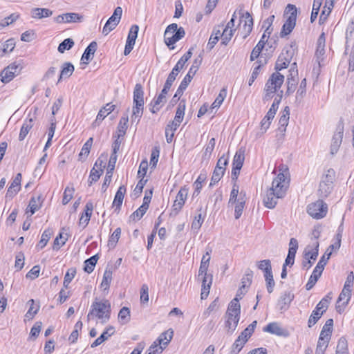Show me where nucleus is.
I'll list each match as a JSON object with an SVG mask.
<instances>
[{
  "instance_id": "nucleus-56",
  "label": "nucleus",
  "mask_w": 354,
  "mask_h": 354,
  "mask_svg": "<svg viewBox=\"0 0 354 354\" xmlns=\"http://www.w3.org/2000/svg\"><path fill=\"white\" fill-rule=\"evenodd\" d=\"M225 173L224 169H221L220 168H216L214 170L212 177L211 179V183L209 184L210 186H212L217 183L223 177V174Z\"/></svg>"
},
{
  "instance_id": "nucleus-15",
  "label": "nucleus",
  "mask_w": 354,
  "mask_h": 354,
  "mask_svg": "<svg viewBox=\"0 0 354 354\" xmlns=\"http://www.w3.org/2000/svg\"><path fill=\"white\" fill-rule=\"evenodd\" d=\"M115 105L112 103H107L104 106L101 108L97 115L96 119L93 122L91 127L93 128L99 127L104 119L115 110Z\"/></svg>"
},
{
  "instance_id": "nucleus-54",
  "label": "nucleus",
  "mask_w": 354,
  "mask_h": 354,
  "mask_svg": "<svg viewBox=\"0 0 354 354\" xmlns=\"http://www.w3.org/2000/svg\"><path fill=\"white\" fill-rule=\"evenodd\" d=\"M76 274V269L74 268H69L64 276V287L67 288L71 281L73 280V279L75 277Z\"/></svg>"
},
{
  "instance_id": "nucleus-63",
  "label": "nucleus",
  "mask_w": 354,
  "mask_h": 354,
  "mask_svg": "<svg viewBox=\"0 0 354 354\" xmlns=\"http://www.w3.org/2000/svg\"><path fill=\"white\" fill-rule=\"evenodd\" d=\"M239 194L240 192H239V186L234 183L230 193L228 204L234 205V203H235L239 198Z\"/></svg>"
},
{
  "instance_id": "nucleus-21",
  "label": "nucleus",
  "mask_w": 354,
  "mask_h": 354,
  "mask_svg": "<svg viewBox=\"0 0 354 354\" xmlns=\"http://www.w3.org/2000/svg\"><path fill=\"white\" fill-rule=\"evenodd\" d=\"M245 193L241 191L239 194V198L236 202L234 203V216L236 219H238L242 215L245 204Z\"/></svg>"
},
{
  "instance_id": "nucleus-53",
  "label": "nucleus",
  "mask_w": 354,
  "mask_h": 354,
  "mask_svg": "<svg viewBox=\"0 0 354 354\" xmlns=\"http://www.w3.org/2000/svg\"><path fill=\"white\" fill-rule=\"evenodd\" d=\"M264 277L266 282L267 290L269 293H272L275 286L272 272L271 271L268 273H264Z\"/></svg>"
},
{
  "instance_id": "nucleus-49",
  "label": "nucleus",
  "mask_w": 354,
  "mask_h": 354,
  "mask_svg": "<svg viewBox=\"0 0 354 354\" xmlns=\"http://www.w3.org/2000/svg\"><path fill=\"white\" fill-rule=\"evenodd\" d=\"M185 101H180L178 105L174 121L178 122L179 123H181L183 121L184 115H185Z\"/></svg>"
},
{
  "instance_id": "nucleus-48",
  "label": "nucleus",
  "mask_w": 354,
  "mask_h": 354,
  "mask_svg": "<svg viewBox=\"0 0 354 354\" xmlns=\"http://www.w3.org/2000/svg\"><path fill=\"white\" fill-rule=\"evenodd\" d=\"M247 341V338L239 335L232 345V353L233 354H237L242 349Z\"/></svg>"
},
{
  "instance_id": "nucleus-29",
  "label": "nucleus",
  "mask_w": 354,
  "mask_h": 354,
  "mask_svg": "<svg viewBox=\"0 0 354 354\" xmlns=\"http://www.w3.org/2000/svg\"><path fill=\"white\" fill-rule=\"evenodd\" d=\"M52 15L53 11L48 8H35L31 10V17L33 19H41Z\"/></svg>"
},
{
  "instance_id": "nucleus-45",
  "label": "nucleus",
  "mask_w": 354,
  "mask_h": 354,
  "mask_svg": "<svg viewBox=\"0 0 354 354\" xmlns=\"http://www.w3.org/2000/svg\"><path fill=\"white\" fill-rule=\"evenodd\" d=\"M245 156L243 151H238L236 152L232 162V167H236L237 169H241L243 167Z\"/></svg>"
},
{
  "instance_id": "nucleus-20",
  "label": "nucleus",
  "mask_w": 354,
  "mask_h": 354,
  "mask_svg": "<svg viewBox=\"0 0 354 354\" xmlns=\"http://www.w3.org/2000/svg\"><path fill=\"white\" fill-rule=\"evenodd\" d=\"M97 44L96 41H92L91 43H90V44L85 49L82 56L81 60L82 61L83 64H88L89 61H91L93 59L94 54L97 50Z\"/></svg>"
},
{
  "instance_id": "nucleus-8",
  "label": "nucleus",
  "mask_w": 354,
  "mask_h": 354,
  "mask_svg": "<svg viewBox=\"0 0 354 354\" xmlns=\"http://www.w3.org/2000/svg\"><path fill=\"white\" fill-rule=\"evenodd\" d=\"M286 10L287 12H290V16L284 23L282 30L281 31V36L283 37L288 34H290L296 24V19H297V10L295 5L288 4Z\"/></svg>"
},
{
  "instance_id": "nucleus-26",
  "label": "nucleus",
  "mask_w": 354,
  "mask_h": 354,
  "mask_svg": "<svg viewBox=\"0 0 354 354\" xmlns=\"http://www.w3.org/2000/svg\"><path fill=\"white\" fill-rule=\"evenodd\" d=\"M244 21L243 29L245 35L243 38H245L252 31L253 26V19L248 12L243 15L240 19V24Z\"/></svg>"
},
{
  "instance_id": "nucleus-25",
  "label": "nucleus",
  "mask_w": 354,
  "mask_h": 354,
  "mask_svg": "<svg viewBox=\"0 0 354 354\" xmlns=\"http://www.w3.org/2000/svg\"><path fill=\"white\" fill-rule=\"evenodd\" d=\"M351 297V290H350L347 288H343L341 293L339 295L337 301V305H336L337 310L340 311L339 308L341 306L340 303L342 301V305L344 307L346 306L348 304Z\"/></svg>"
},
{
  "instance_id": "nucleus-32",
  "label": "nucleus",
  "mask_w": 354,
  "mask_h": 354,
  "mask_svg": "<svg viewBox=\"0 0 354 354\" xmlns=\"http://www.w3.org/2000/svg\"><path fill=\"white\" fill-rule=\"evenodd\" d=\"M34 124V121L32 118H29L28 120H26L24 122L20 133L19 135V140L22 141L25 139L30 130L32 128Z\"/></svg>"
},
{
  "instance_id": "nucleus-14",
  "label": "nucleus",
  "mask_w": 354,
  "mask_h": 354,
  "mask_svg": "<svg viewBox=\"0 0 354 354\" xmlns=\"http://www.w3.org/2000/svg\"><path fill=\"white\" fill-rule=\"evenodd\" d=\"M192 55V49H189L178 60L176 66L173 68L171 72L169 74L167 79L169 81L174 82L180 71L184 67L185 63L191 58Z\"/></svg>"
},
{
  "instance_id": "nucleus-22",
  "label": "nucleus",
  "mask_w": 354,
  "mask_h": 354,
  "mask_svg": "<svg viewBox=\"0 0 354 354\" xmlns=\"http://www.w3.org/2000/svg\"><path fill=\"white\" fill-rule=\"evenodd\" d=\"M93 209V203L91 202H88L85 205L84 212L82 213L79 221V225H82L83 228H84L88 225L92 214Z\"/></svg>"
},
{
  "instance_id": "nucleus-44",
  "label": "nucleus",
  "mask_w": 354,
  "mask_h": 354,
  "mask_svg": "<svg viewBox=\"0 0 354 354\" xmlns=\"http://www.w3.org/2000/svg\"><path fill=\"white\" fill-rule=\"evenodd\" d=\"M128 116H122L120 118L118 125V138L123 137L125 135L127 129L128 128Z\"/></svg>"
},
{
  "instance_id": "nucleus-10",
  "label": "nucleus",
  "mask_w": 354,
  "mask_h": 354,
  "mask_svg": "<svg viewBox=\"0 0 354 354\" xmlns=\"http://www.w3.org/2000/svg\"><path fill=\"white\" fill-rule=\"evenodd\" d=\"M344 131V122L340 120L337 124L335 131L333 136L330 145V153L334 155L337 153L342 144Z\"/></svg>"
},
{
  "instance_id": "nucleus-50",
  "label": "nucleus",
  "mask_w": 354,
  "mask_h": 354,
  "mask_svg": "<svg viewBox=\"0 0 354 354\" xmlns=\"http://www.w3.org/2000/svg\"><path fill=\"white\" fill-rule=\"evenodd\" d=\"M68 235L59 233L53 242V250H58L61 246L64 245L68 240Z\"/></svg>"
},
{
  "instance_id": "nucleus-47",
  "label": "nucleus",
  "mask_w": 354,
  "mask_h": 354,
  "mask_svg": "<svg viewBox=\"0 0 354 354\" xmlns=\"http://www.w3.org/2000/svg\"><path fill=\"white\" fill-rule=\"evenodd\" d=\"M98 259L97 254L93 255L89 259H86L84 261V270L87 273H91L93 271L94 267L97 263Z\"/></svg>"
},
{
  "instance_id": "nucleus-16",
  "label": "nucleus",
  "mask_w": 354,
  "mask_h": 354,
  "mask_svg": "<svg viewBox=\"0 0 354 354\" xmlns=\"http://www.w3.org/2000/svg\"><path fill=\"white\" fill-rule=\"evenodd\" d=\"M187 194L188 188L186 187H183L179 190L173 205V211L176 212V214H178L182 209L187 199Z\"/></svg>"
},
{
  "instance_id": "nucleus-27",
  "label": "nucleus",
  "mask_w": 354,
  "mask_h": 354,
  "mask_svg": "<svg viewBox=\"0 0 354 354\" xmlns=\"http://www.w3.org/2000/svg\"><path fill=\"white\" fill-rule=\"evenodd\" d=\"M290 118V109L288 106H286L282 113L281 115L279 120V131L281 132H285L286 129V127L288 124V121Z\"/></svg>"
},
{
  "instance_id": "nucleus-1",
  "label": "nucleus",
  "mask_w": 354,
  "mask_h": 354,
  "mask_svg": "<svg viewBox=\"0 0 354 354\" xmlns=\"http://www.w3.org/2000/svg\"><path fill=\"white\" fill-rule=\"evenodd\" d=\"M279 173L272 180L271 187L267 191L263 198L264 205L269 208H274L279 198H283L288 189L289 180L288 179V168L281 165L279 167Z\"/></svg>"
},
{
  "instance_id": "nucleus-52",
  "label": "nucleus",
  "mask_w": 354,
  "mask_h": 354,
  "mask_svg": "<svg viewBox=\"0 0 354 354\" xmlns=\"http://www.w3.org/2000/svg\"><path fill=\"white\" fill-rule=\"evenodd\" d=\"M65 23H77L82 21L83 16L78 13L68 12L64 14Z\"/></svg>"
},
{
  "instance_id": "nucleus-31",
  "label": "nucleus",
  "mask_w": 354,
  "mask_h": 354,
  "mask_svg": "<svg viewBox=\"0 0 354 354\" xmlns=\"http://www.w3.org/2000/svg\"><path fill=\"white\" fill-rule=\"evenodd\" d=\"M74 66L70 62H65L62 68L57 83L60 82L64 78H68L74 71Z\"/></svg>"
},
{
  "instance_id": "nucleus-64",
  "label": "nucleus",
  "mask_w": 354,
  "mask_h": 354,
  "mask_svg": "<svg viewBox=\"0 0 354 354\" xmlns=\"http://www.w3.org/2000/svg\"><path fill=\"white\" fill-rule=\"evenodd\" d=\"M75 189L73 187H66L62 198V203L66 205L72 199Z\"/></svg>"
},
{
  "instance_id": "nucleus-6",
  "label": "nucleus",
  "mask_w": 354,
  "mask_h": 354,
  "mask_svg": "<svg viewBox=\"0 0 354 354\" xmlns=\"http://www.w3.org/2000/svg\"><path fill=\"white\" fill-rule=\"evenodd\" d=\"M185 35V31L183 27L178 28L177 24H171L166 28L165 31V42L170 49H174V44L184 37Z\"/></svg>"
},
{
  "instance_id": "nucleus-28",
  "label": "nucleus",
  "mask_w": 354,
  "mask_h": 354,
  "mask_svg": "<svg viewBox=\"0 0 354 354\" xmlns=\"http://www.w3.org/2000/svg\"><path fill=\"white\" fill-rule=\"evenodd\" d=\"M333 6L334 0H326L325 5L319 16V21L320 24H324L326 21L333 8Z\"/></svg>"
},
{
  "instance_id": "nucleus-9",
  "label": "nucleus",
  "mask_w": 354,
  "mask_h": 354,
  "mask_svg": "<svg viewBox=\"0 0 354 354\" xmlns=\"http://www.w3.org/2000/svg\"><path fill=\"white\" fill-rule=\"evenodd\" d=\"M335 171L328 170L327 174L319 183L318 193L320 197L325 198L331 192L333 187Z\"/></svg>"
},
{
  "instance_id": "nucleus-61",
  "label": "nucleus",
  "mask_w": 354,
  "mask_h": 354,
  "mask_svg": "<svg viewBox=\"0 0 354 354\" xmlns=\"http://www.w3.org/2000/svg\"><path fill=\"white\" fill-rule=\"evenodd\" d=\"M206 179V174H201L196 180L194 182V185L195 187V190L194 192V195L196 194L198 195L201 189H202V183Z\"/></svg>"
},
{
  "instance_id": "nucleus-43",
  "label": "nucleus",
  "mask_w": 354,
  "mask_h": 354,
  "mask_svg": "<svg viewBox=\"0 0 354 354\" xmlns=\"http://www.w3.org/2000/svg\"><path fill=\"white\" fill-rule=\"evenodd\" d=\"M314 248L311 250H309V247L306 248L304 250V259H311L313 261H315L318 256V248H319V243L316 241L313 244Z\"/></svg>"
},
{
  "instance_id": "nucleus-58",
  "label": "nucleus",
  "mask_w": 354,
  "mask_h": 354,
  "mask_svg": "<svg viewBox=\"0 0 354 354\" xmlns=\"http://www.w3.org/2000/svg\"><path fill=\"white\" fill-rule=\"evenodd\" d=\"M147 209H148L146 208L145 205H141L138 209L131 214L130 219L133 221H139L146 213Z\"/></svg>"
},
{
  "instance_id": "nucleus-13",
  "label": "nucleus",
  "mask_w": 354,
  "mask_h": 354,
  "mask_svg": "<svg viewBox=\"0 0 354 354\" xmlns=\"http://www.w3.org/2000/svg\"><path fill=\"white\" fill-rule=\"evenodd\" d=\"M295 53V49L292 46H290L286 50V53L283 52L279 56L275 64V69L279 72L282 69L286 68Z\"/></svg>"
},
{
  "instance_id": "nucleus-59",
  "label": "nucleus",
  "mask_w": 354,
  "mask_h": 354,
  "mask_svg": "<svg viewBox=\"0 0 354 354\" xmlns=\"http://www.w3.org/2000/svg\"><path fill=\"white\" fill-rule=\"evenodd\" d=\"M121 234L120 227L116 228L109 240L108 245L111 248H114L118 243L119 238Z\"/></svg>"
},
{
  "instance_id": "nucleus-33",
  "label": "nucleus",
  "mask_w": 354,
  "mask_h": 354,
  "mask_svg": "<svg viewBox=\"0 0 354 354\" xmlns=\"http://www.w3.org/2000/svg\"><path fill=\"white\" fill-rule=\"evenodd\" d=\"M43 202L41 195H39L37 197H32L30 200L28 209L30 212V216H32L36 211H37L41 206Z\"/></svg>"
},
{
  "instance_id": "nucleus-23",
  "label": "nucleus",
  "mask_w": 354,
  "mask_h": 354,
  "mask_svg": "<svg viewBox=\"0 0 354 354\" xmlns=\"http://www.w3.org/2000/svg\"><path fill=\"white\" fill-rule=\"evenodd\" d=\"M212 283V275L209 274L202 277V288L201 293V299H205L209 293L211 285Z\"/></svg>"
},
{
  "instance_id": "nucleus-34",
  "label": "nucleus",
  "mask_w": 354,
  "mask_h": 354,
  "mask_svg": "<svg viewBox=\"0 0 354 354\" xmlns=\"http://www.w3.org/2000/svg\"><path fill=\"white\" fill-rule=\"evenodd\" d=\"M126 193V187L124 185H121L115 196L113 206L116 207L117 209H120L122 204L124 194Z\"/></svg>"
},
{
  "instance_id": "nucleus-39",
  "label": "nucleus",
  "mask_w": 354,
  "mask_h": 354,
  "mask_svg": "<svg viewBox=\"0 0 354 354\" xmlns=\"http://www.w3.org/2000/svg\"><path fill=\"white\" fill-rule=\"evenodd\" d=\"M331 300L332 292H329L318 303L315 309L319 312L324 313V312L327 310Z\"/></svg>"
},
{
  "instance_id": "nucleus-3",
  "label": "nucleus",
  "mask_w": 354,
  "mask_h": 354,
  "mask_svg": "<svg viewBox=\"0 0 354 354\" xmlns=\"http://www.w3.org/2000/svg\"><path fill=\"white\" fill-rule=\"evenodd\" d=\"M241 305L237 298H234L228 305L225 326L227 333L232 334L236 328L240 319Z\"/></svg>"
},
{
  "instance_id": "nucleus-41",
  "label": "nucleus",
  "mask_w": 354,
  "mask_h": 354,
  "mask_svg": "<svg viewBox=\"0 0 354 354\" xmlns=\"http://www.w3.org/2000/svg\"><path fill=\"white\" fill-rule=\"evenodd\" d=\"M112 274H113V272H112V270L111 269H106L105 270V271L104 272V274H103L102 281V283L100 284V287L104 290H109L110 284H111V282L112 281Z\"/></svg>"
},
{
  "instance_id": "nucleus-30",
  "label": "nucleus",
  "mask_w": 354,
  "mask_h": 354,
  "mask_svg": "<svg viewBox=\"0 0 354 354\" xmlns=\"http://www.w3.org/2000/svg\"><path fill=\"white\" fill-rule=\"evenodd\" d=\"M174 335V331L172 329H169L162 333L159 337L156 339L158 343L161 344L163 348H166L169 342L171 341Z\"/></svg>"
},
{
  "instance_id": "nucleus-12",
  "label": "nucleus",
  "mask_w": 354,
  "mask_h": 354,
  "mask_svg": "<svg viewBox=\"0 0 354 354\" xmlns=\"http://www.w3.org/2000/svg\"><path fill=\"white\" fill-rule=\"evenodd\" d=\"M122 14V8L120 6L117 7L114 10L113 14L109 17L103 28L102 33L104 35H107L117 26L120 21Z\"/></svg>"
},
{
  "instance_id": "nucleus-62",
  "label": "nucleus",
  "mask_w": 354,
  "mask_h": 354,
  "mask_svg": "<svg viewBox=\"0 0 354 354\" xmlns=\"http://www.w3.org/2000/svg\"><path fill=\"white\" fill-rule=\"evenodd\" d=\"M322 315H323L322 313L319 312L318 310L315 309L313 311L312 314L310 315V316L308 319V327L310 328L313 326H314L317 322V321L320 319V317H322Z\"/></svg>"
},
{
  "instance_id": "nucleus-19",
  "label": "nucleus",
  "mask_w": 354,
  "mask_h": 354,
  "mask_svg": "<svg viewBox=\"0 0 354 354\" xmlns=\"http://www.w3.org/2000/svg\"><path fill=\"white\" fill-rule=\"evenodd\" d=\"M202 62V57L201 56H198L197 58H196L192 66L190 67L187 74L185 76L182 82L187 85H189V84L191 82L193 77L195 75L196 73L199 68V66H201Z\"/></svg>"
},
{
  "instance_id": "nucleus-42",
  "label": "nucleus",
  "mask_w": 354,
  "mask_h": 354,
  "mask_svg": "<svg viewBox=\"0 0 354 354\" xmlns=\"http://www.w3.org/2000/svg\"><path fill=\"white\" fill-rule=\"evenodd\" d=\"M53 234V230L50 228L46 229L41 234V239L37 245V248L39 250L43 249L50 240Z\"/></svg>"
},
{
  "instance_id": "nucleus-60",
  "label": "nucleus",
  "mask_w": 354,
  "mask_h": 354,
  "mask_svg": "<svg viewBox=\"0 0 354 354\" xmlns=\"http://www.w3.org/2000/svg\"><path fill=\"white\" fill-rule=\"evenodd\" d=\"M165 348L158 343L156 339L147 350L148 354H160Z\"/></svg>"
},
{
  "instance_id": "nucleus-11",
  "label": "nucleus",
  "mask_w": 354,
  "mask_h": 354,
  "mask_svg": "<svg viewBox=\"0 0 354 354\" xmlns=\"http://www.w3.org/2000/svg\"><path fill=\"white\" fill-rule=\"evenodd\" d=\"M21 70L20 64L13 62L6 67L0 73V80L3 83L10 82Z\"/></svg>"
},
{
  "instance_id": "nucleus-40",
  "label": "nucleus",
  "mask_w": 354,
  "mask_h": 354,
  "mask_svg": "<svg viewBox=\"0 0 354 354\" xmlns=\"http://www.w3.org/2000/svg\"><path fill=\"white\" fill-rule=\"evenodd\" d=\"M131 319L130 310L128 307H123L118 313V322L122 324H127Z\"/></svg>"
},
{
  "instance_id": "nucleus-46",
  "label": "nucleus",
  "mask_w": 354,
  "mask_h": 354,
  "mask_svg": "<svg viewBox=\"0 0 354 354\" xmlns=\"http://www.w3.org/2000/svg\"><path fill=\"white\" fill-rule=\"evenodd\" d=\"M15 46V41L13 39H8L1 46H0V56L2 57L8 53L13 50Z\"/></svg>"
},
{
  "instance_id": "nucleus-2",
  "label": "nucleus",
  "mask_w": 354,
  "mask_h": 354,
  "mask_svg": "<svg viewBox=\"0 0 354 354\" xmlns=\"http://www.w3.org/2000/svg\"><path fill=\"white\" fill-rule=\"evenodd\" d=\"M111 304L107 299L98 300L95 299L91 306V309L87 315V320L94 317L100 320L101 323L107 322L111 317Z\"/></svg>"
},
{
  "instance_id": "nucleus-18",
  "label": "nucleus",
  "mask_w": 354,
  "mask_h": 354,
  "mask_svg": "<svg viewBox=\"0 0 354 354\" xmlns=\"http://www.w3.org/2000/svg\"><path fill=\"white\" fill-rule=\"evenodd\" d=\"M21 174L20 173L16 175V176L13 179L12 182L11 183L10 187L7 190V198H12L19 192L21 189Z\"/></svg>"
},
{
  "instance_id": "nucleus-55",
  "label": "nucleus",
  "mask_w": 354,
  "mask_h": 354,
  "mask_svg": "<svg viewBox=\"0 0 354 354\" xmlns=\"http://www.w3.org/2000/svg\"><path fill=\"white\" fill-rule=\"evenodd\" d=\"M234 31H235V29L224 28V30L222 32V35H221V37H222L221 44L223 45L226 46L228 44V42L232 39Z\"/></svg>"
},
{
  "instance_id": "nucleus-37",
  "label": "nucleus",
  "mask_w": 354,
  "mask_h": 354,
  "mask_svg": "<svg viewBox=\"0 0 354 354\" xmlns=\"http://www.w3.org/2000/svg\"><path fill=\"white\" fill-rule=\"evenodd\" d=\"M322 270H319V268H315L311 276L310 277L306 285V290H309L313 288L315 285L319 278L321 277Z\"/></svg>"
},
{
  "instance_id": "nucleus-57",
  "label": "nucleus",
  "mask_w": 354,
  "mask_h": 354,
  "mask_svg": "<svg viewBox=\"0 0 354 354\" xmlns=\"http://www.w3.org/2000/svg\"><path fill=\"white\" fill-rule=\"evenodd\" d=\"M74 45V41L71 38L65 39L58 46V51L63 53L66 50L71 49Z\"/></svg>"
},
{
  "instance_id": "nucleus-24",
  "label": "nucleus",
  "mask_w": 354,
  "mask_h": 354,
  "mask_svg": "<svg viewBox=\"0 0 354 354\" xmlns=\"http://www.w3.org/2000/svg\"><path fill=\"white\" fill-rule=\"evenodd\" d=\"M294 299V295L290 292H285L281 295L280 299L278 301V306L281 310H286L291 301Z\"/></svg>"
},
{
  "instance_id": "nucleus-35",
  "label": "nucleus",
  "mask_w": 354,
  "mask_h": 354,
  "mask_svg": "<svg viewBox=\"0 0 354 354\" xmlns=\"http://www.w3.org/2000/svg\"><path fill=\"white\" fill-rule=\"evenodd\" d=\"M267 40H266V34H263L261 37V39L258 42V44L256 45V46L253 48L251 55H250V60L253 61L258 58L259 56L260 53L264 48V46L266 44Z\"/></svg>"
},
{
  "instance_id": "nucleus-7",
  "label": "nucleus",
  "mask_w": 354,
  "mask_h": 354,
  "mask_svg": "<svg viewBox=\"0 0 354 354\" xmlns=\"http://www.w3.org/2000/svg\"><path fill=\"white\" fill-rule=\"evenodd\" d=\"M307 212L313 218L320 219L326 216L328 206L322 200H318L308 205Z\"/></svg>"
},
{
  "instance_id": "nucleus-38",
  "label": "nucleus",
  "mask_w": 354,
  "mask_h": 354,
  "mask_svg": "<svg viewBox=\"0 0 354 354\" xmlns=\"http://www.w3.org/2000/svg\"><path fill=\"white\" fill-rule=\"evenodd\" d=\"M166 102V97L163 95H159L156 98L153 99L151 102V112L157 113Z\"/></svg>"
},
{
  "instance_id": "nucleus-4",
  "label": "nucleus",
  "mask_w": 354,
  "mask_h": 354,
  "mask_svg": "<svg viewBox=\"0 0 354 354\" xmlns=\"http://www.w3.org/2000/svg\"><path fill=\"white\" fill-rule=\"evenodd\" d=\"M284 75L278 71L273 73L267 80L263 89L264 101L271 100L274 93H279L278 91L281 88L283 82Z\"/></svg>"
},
{
  "instance_id": "nucleus-36",
  "label": "nucleus",
  "mask_w": 354,
  "mask_h": 354,
  "mask_svg": "<svg viewBox=\"0 0 354 354\" xmlns=\"http://www.w3.org/2000/svg\"><path fill=\"white\" fill-rule=\"evenodd\" d=\"M263 331L279 336L283 335L284 333V330L281 328L279 324L277 322H272L268 324L263 328Z\"/></svg>"
},
{
  "instance_id": "nucleus-51",
  "label": "nucleus",
  "mask_w": 354,
  "mask_h": 354,
  "mask_svg": "<svg viewBox=\"0 0 354 354\" xmlns=\"http://www.w3.org/2000/svg\"><path fill=\"white\" fill-rule=\"evenodd\" d=\"M227 96V89L225 88H222L214 102L212 104V109L218 108L224 101L225 98Z\"/></svg>"
},
{
  "instance_id": "nucleus-5",
  "label": "nucleus",
  "mask_w": 354,
  "mask_h": 354,
  "mask_svg": "<svg viewBox=\"0 0 354 354\" xmlns=\"http://www.w3.org/2000/svg\"><path fill=\"white\" fill-rule=\"evenodd\" d=\"M144 91L140 84H136L133 91V105L132 108L131 122L136 124L140 122L143 114Z\"/></svg>"
},
{
  "instance_id": "nucleus-17",
  "label": "nucleus",
  "mask_w": 354,
  "mask_h": 354,
  "mask_svg": "<svg viewBox=\"0 0 354 354\" xmlns=\"http://www.w3.org/2000/svg\"><path fill=\"white\" fill-rule=\"evenodd\" d=\"M298 71L295 68H290L289 75H287V91L286 94L290 95L295 90L297 84Z\"/></svg>"
}]
</instances>
